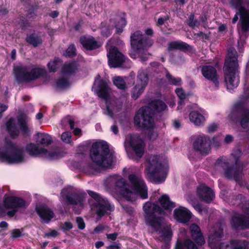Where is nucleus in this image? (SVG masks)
<instances>
[{"mask_svg": "<svg viewBox=\"0 0 249 249\" xmlns=\"http://www.w3.org/2000/svg\"><path fill=\"white\" fill-rule=\"evenodd\" d=\"M143 209L146 224L160 233L164 242L167 244L171 240L173 232L170 227L162 225L163 218L161 216L165 215L166 212L158 204L150 202L144 204Z\"/></svg>", "mask_w": 249, "mask_h": 249, "instance_id": "obj_1", "label": "nucleus"}, {"mask_svg": "<svg viewBox=\"0 0 249 249\" xmlns=\"http://www.w3.org/2000/svg\"><path fill=\"white\" fill-rule=\"evenodd\" d=\"M238 55L234 48H230L225 59L223 71L225 82L228 89H233L238 86L240 82L238 74L239 65Z\"/></svg>", "mask_w": 249, "mask_h": 249, "instance_id": "obj_2", "label": "nucleus"}, {"mask_svg": "<svg viewBox=\"0 0 249 249\" xmlns=\"http://www.w3.org/2000/svg\"><path fill=\"white\" fill-rule=\"evenodd\" d=\"M153 43V40L140 31L131 34L130 44L132 50L129 51L130 57L133 59L138 57L142 62L146 61L149 57L147 50Z\"/></svg>", "mask_w": 249, "mask_h": 249, "instance_id": "obj_3", "label": "nucleus"}, {"mask_svg": "<svg viewBox=\"0 0 249 249\" xmlns=\"http://www.w3.org/2000/svg\"><path fill=\"white\" fill-rule=\"evenodd\" d=\"M89 157L93 162L102 169L108 168L112 165L113 155L106 141L93 142L89 150Z\"/></svg>", "mask_w": 249, "mask_h": 249, "instance_id": "obj_4", "label": "nucleus"}, {"mask_svg": "<svg viewBox=\"0 0 249 249\" xmlns=\"http://www.w3.org/2000/svg\"><path fill=\"white\" fill-rule=\"evenodd\" d=\"M153 113L150 107L144 106L140 108L134 117V124L139 128L148 130L147 137L149 140L154 141L158 137L159 134L154 131L155 123Z\"/></svg>", "mask_w": 249, "mask_h": 249, "instance_id": "obj_5", "label": "nucleus"}, {"mask_svg": "<svg viewBox=\"0 0 249 249\" xmlns=\"http://www.w3.org/2000/svg\"><path fill=\"white\" fill-rule=\"evenodd\" d=\"M30 67L28 66L17 65L14 67L13 72L16 82L18 84L28 83L35 81L46 75L45 69L40 67L32 68L28 71Z\"/></svg>", "mask_w": 249, "mask_h": 249, "instance_id": "obj_6", "label": "nucleus"}, {"mask_svg": "<svg viewBox=\"0 0 249 249\" xmlns=\"http://www.w3.org/2000/svg\"><path fill=\"white\" fill-rule=\"evenodd\" d=\"M148 165L146 169L149 178L156 183L164 181L167 176V169L160 161L158 155H152L147 160Z\"/></svg>", "mask_w": 249, "mask_h": 249, "instance_id": "obj_7", "label": "nucleus"}, {"mask_svg": "<svg viewBox=\"0 0 249 249\" xmlns=\"http://www.w3.org/2000/svg\"><path fill=\"white\" fill-rule=\"evenodd\" d=\"M0 160L9 164L18 163L24 160L23 150L11 142L6 143V149L0 152Z\"/></svg>", "mask_w": 249, "mask_h": 249, "instance_id": "obj_8", "label": "nucleus"}, {"mask_svg": "<svg viewBox=\"0 0 249 249\" xmlns=\"http://www.w3.org/2000/svg\"><path fill=\"white\" fill-rule=\"evenodd\" d=\"M229 118L233 123H238L242 128H247L249 125V109L241 102H237L233 106Z\"/></svg>", "mask_w": 249, "mask_h": 249, "instance_id": "obj_9", "label": "nucleus"}, {"mask_svg": "<svg viewBox=\"0 0 249 249\" xmlns=\"http://www.w3.org/2000/svg\"><path fill=\"white\" fill-rule=\"evenodd\" d=\"M130 190L133 195H137L142 199L148 198V188L142 178L135 174L128 175Z\"/></svg>", "mask_w": 249, "mask_h": 249, "instance_id": "obj_10", "label": "nucleus"}, {"mask_svg": "<svg viewBox=\"0 0 249 249\" xmlns=\"http://www.w3.org/2000/svg\"><path fill=\"white\" fill-rule=\"evenodd\" d=\"M193 140V147L196 152L202 156L210 154L211 141L209 137L202 134L195 136Z\"/></svg>", "mask_w": 249, "mask_h": 249, "instance_id": "obj_11", "label": "nucleus"}, {"mask_svg": "<svg viewBox=\"0 0 249 249\" xmlns=\"http://www.w3.org/2000/svg\"><path fill=\"white\" fill-rule=\"evenodd\" d=\"M149 80V76L146 70L139 71L136 84L131 91V97L134 100L137 99L144 91Z\"/></svg>", "mask_w": 249, "mask_h": 249, "instance_id": "obj_12", "label": "nucleus"}, {"mask_svg": "<svg viewBox=\"0 0 249 249\" xmlns=\"http://www.w3.org/2000/svg\"><path fill=\"white\" fill-rule=\"evenodd\" d=\"M244 166L238 159H236L235 163L229 165L225 171L224 177L229 179H233L239 182L242 178Z\"/></svg>", "mask_w": 249, "mask_h": 249, "instance_id": "obj_13", "label": "nucleus"}, {"mask_svg": "<svg viewBox=\"0 0 249 249\" xmlns=\"http://www.w3.org/2000/svg\"><path fill=\"white\" fill-rule=\"evenodd\" d=\"M108 64L112 68L122 67L125 61V56L115 47H111L107 53Z\"/></svg>", "mask_w": 249, "mask_h": 249, "instance_id": "obj_14", "label": "nucleus"}, {"mask_svg": "<svg viewBox=\"0 0 249 249\" xmlns=\"http://www.w3.org/2000/svg\"><path fill=\"white\" fill-rule=\"evenodd\" d=\"M227 201L231 205L240 206L244 213L249 215V200H247L243 195L237 193L230 194L227 197Z\"/></svg>", "mask_w": 249, "mask_h": 249, "instance_id": "obj_15", "label": "nucleus"}, {"mask_svg": "<svg viewBox=\"0 0 249 249\" xmlns=\"http://www.w3.org/2000/svg\"><path fill=\"white\" fill-rule=\"evenodd\" d=\"M91 209L94 210L97 215L101 218L108 212H111L114 210V206L111 205L108 200L104 197L98 202H94L91 204Z\"/></svg>", "mask_w": 249, "mask_h": 249, "instance_id": "obj_16", "label": "nucleus"}, {"mask_svg": "<svg viewBox=\"0 0 249 249\" xmlns=\"http://www.w3.org/2000/svg\"><path fill=\"white\" fill-rule=\"evenodd\" d=\"M128 143L136 156L142 158L144 153L145 143L141 136L139 135L130 136Z\"/></svg>", "mask_w": 249, "mask_h": 249, "instance_id": "obj_17", "label": "nucleus"}, {"mask_svg": "<svg viewBox=\"0 0 249 249\" xmlns=\"http://www.w3.org/2000/svg\"><path fill=\"white\" fill-rule=\"evenodd\" d=\"M230 222L232 229L235 231L249 229V219L242 214L236 213L233 215Z\"/></svg>", "mask_w": 249, "mask_h": 249, "instance_id": "obj_18", "label": "nucleus"}, {"mask_svg": "<svg viewBox=\"0 0 249 249\" xmlns=\"http://www.w3.org/2000/svg\"><path fill=\"white\" fill-rule=\"evenodd\" d=\"M92 90L94 91L97 96L103 99L107 100L109 98V87L105 79H100L98 84L93 85Z\"/></svg>", "mask_w": 249, "mask_h": 249, "instance_id": "obj_19", "label": "nucleus"}, {"mask_svg": "<svg viewBox=\"0 0 249 249\" xmlns=\"http://www.w3.org/2000/svg\"><path fill=\"white\" fill-rule=\"evenodd\" d=\"M202 75L207 79L213 83L217 88L219 86L218 76L216 69L212 66L204 65L202 67Z\"/></svg>", "mask_w": 249, "mask_h": 249, "instance_id": "obj_20", "label": "nucleus"}, {"mask_svg": "<svg viewBox=\"0 0 249 249\" xmlns=\"http://www.w3.org/2000/svg\"><path fill=\"white\" fill-rule=\"evenodd\" d=\"M116 189L120 191L122 196L129 201H133V194L129 188L128 184L125 181L123 178L117 179L115 184Z\"/></svg>", "mask_w": 249, "mask_h": 249, "instance_id": "obj_21", "label": "nucleus"}, {"mask_svg": "<svg viewBox=\"0 0 249 249\" xmlns=\"http://www.w3.org/2000/svg\"><path fill=\"white\" fill-rule=\"evenodd\" d=\"M229 3L231 7L239 10L241 20L243 23L249 22V9L243 6L244 0H230Z\"/></svg>", "mask_w": 249, "mask_h": 249, "instance_id": "obj_22", "label": "nucleus"}, {"mask_svg": "<svg viewBox=\"0 0 249 249\" xmlns=\"http://www.w3.org/2000/svg\"><path fill=\"white\" fill-rule=\"evenodd\" d=\"M36 211L38 215L42 219V222L46 224L49 223L54 216L53 211L45 205L36 206Z\"/></svg>", "mask_w": 249, "mask_h": 249, "instance_id": "obj_23", "label": "nucleus"}, {"mask_svg": "<svg viewBox=\"0 0 249 249\" xmlns=\"http://www.w3.org/2000/svg\"><path fill=\"white\" fill-rule=\"evenodd\" d=\"M3 205L7 209L21 208L25 205V200L21 198L16 196H9L5 197L3 200Z\"/></svg>", "mask_w": 249, "mask_h": 249, "instance_id": "obj_24", "label": "nucleus"}, {"mask_svg": "<svg viewBox=\"0 0 249 249\" xmlns=\"http://www.w3.org/2000/svg\"><path fill=\"white\" fill-rule=\"evenodd\" d=\"M197 193L199 199L206 203H211L215 197L213 190L205 185L201 186L198 188Z\"/></svg>", "mask_w": 249, "mask_h": 249, "instance_id": "obj_25", "label": "nucleus"}, {"mask_svg": "<svg viewBox=\"0 0 249 249\" xmlns=\"http://www.w3.org/2000/svg\"><path fill=\"white\" fill-rule=\"evenodd\" d=\"M79 42L86 51L95 50L101 46V44L93 36H82L79 38Z\"/></svg>", "mask_w": 249, "mask_h": 249, "instance_id": "obj_26", "label": "nucleus"}, {"mask_svg": "<svg viewBox=\"0 0 249 249\" xmlns=\"http://www.w3.org/2000/svg\"><path fill=\"white\" fill-rule=\"evenodd\" d=\"M190 231L192 239L199 246L205 243V240L200 227L196 223L192 224L190 226Z\"/></svg>", "mask_w": 249, "mask_h": 249, "instance_id": "obj_27", "label": "nucleus"}, {"mask_svg": "<svg viewBox=\"0 0 249 249\" xmlns=\"http://www.w3.org/2000/svg\"><path fill=\"white\" fill-rule=\"evenodd\" d=\"M175 219L179 223H186L192 218V213L186 208H176L174 211Z\"/></svg>", "mask_w": 249, "mask_h": 249, "instance_id": "obj_28", "label": "nucleus"}, {"mask_svg": "<svg viewBox=\"0 0 249 249\" xmlns=\"http://www.w3.org/2000/svg\"><path fill=\"white\" fill-rule=\"evenodd\" d=\"M238 12L234 15L233 18L232 19V23L235 24L238 20V16L240 17L239 22L237 26L238 31L239 34L245 36L247 37L249 35V21L248 23H243L241 20V14L240 13L239 10H237Z\"/></svg>", "mask_w": 249, "mask_h": 249, "instance_id": "obj_29", "label": "nucleus"}, {"mask_svg": "<svg viewBox=\"0 0 249 249\" xmlns=\"http://www.w3.org/2000/svg\"><path fill=\"white\" fill-rule=\"evenodd\" d=\"M25 150L29 155L33 157L46 155L48 153L47 149L44 148H39L37 145L32 142L26 145Z\"/></svg>", "mask_w": 249, "mask_h": 249, "instance_id": "obj_30", "label": "nucleus"}, {"mask_svg": "<svg viewBox=\"0 0 249 249\" xmlns=\"http://www.w3.org/2000/svg\"><path fill=\"white\" fill-rule=\"evenodd\" d=\"M6 129L12 139H16L19 135V130L15 119L11 117L5 124Z\"/></svg>", "mask_w": 249, "mask_h": 249, "instance_id": "obj_31", "label": "nucleus"}, {"mask_svg": "<svg viewBox=\"0 0 249 249\" xmlns=\"http://www.w3.org/2000/svg\"><path fill=\"white\" fill-rule=\"evenodd\" d=\"M168 51L169 52L175 50H179L183 52L190 51L192 49V47L182 41H174L170 42L168 44Z\"/></svg>", "mask_w": 249, "mask_h": 249, "instance_id": "obj_32", "label": "nucleus"}, {"mask_svg": "<svg viewBox=\"0 0 249 249\" xmlns=\"http://www.w3.org/2000/svg\"><path fill=\"white\" fill-rule=\"evenodd\" d=\"M158 201L160 205V207L164 211V210L170 212L176 207L175 203L170 200L169 196L164 194L162 195L158 199Z\"/></svg>", "mask_w": 249, "mask_h": 249, "instance_id": "obj_33", "label": "nucleus"}, {"mask_svg": "<svg viewBox=\"0 0 249 249\" xmlns=\"http://www.w3.org/2000/svg\"><path fill=\"white\" fill-rule=\"evenodd\" d=\"M126 24V14L124 13H121L117 15L114 22L116 33L120 35L123 32Z\"/></svg>", "mask_w": 249, "mask_h": 249, "instance_id": "obj_34", "label": "nucleus"}, {"mask_svg": "<svg viewBox=\"0 0 249 249\" xmlns=\"http://www.w3.org/2000/svg\"><path fill=\"white\" fill-rule=\"evenodd\" d=\"M25 41L35 48L41 45L43 42L41 36L37 34L35 30L32 33L27 35Z\"/></svg>", "mask_w": 249, "mask_h": 249, "instance_id": "obj_35", "label": "nucleus"}, {"mask_svg": "<svg viewBox=\"0 0 249 249\" xmlns=\"http://www.w3.org/2000/svg\"><path fill=\"white\" fill-rule=\"evenodd\" d=\"M63 199L68 205H74L82 204L84 201V196L80 194H72L63 196Z\"/></svg>", "mask_w": 249, "mask_h": 249, "instance_id": "obj_36", "label": "nucleus"}, {"mask_svg": "<svg viewBox=\"0 0 249 249\" xmlns=\"http://www.w3.org/2000/svg\"><path fill=\"white\" fill-rule=\"evenodd\" d=\"M18 124L23 135H29L30 130L27 124V116L22 113L17 118Z\"/></svg>", "mask_w": 249, "mask_h": 249, "instance_id": "obj_37", "label": "nucleus"}, {"mask_svg": "<svg viewBox=\"0 0 249 249\" xmlns=\"http://www.w3.org/2000/svg\"><path fill=\"white\" fill-rule=\"evenodd\" d=\"M78 70V65L75 61H72L65 63L62 67L61 71L65 75L74 74Z\"/></svg>", "mask_w": 249, "mask_h": 249, "instance_id": "obj_38", "label": "nucleus"}, {"mask_svg": "<svg viewBox=\"0 0 249 249\" xmlns=\"http://www.w3.org/2000/svg\"><path fill=\"white\" fill-rule=\"evenodd\" d=\"M190 121L195 125L200 126L203 125L205 119L204 116L197 111L193 110L189 114Z\"/></svg>", "mask_w": 249, "mask_h": 249, "instance_id": "obj_39", "label": "nucleus"}, {"mask_svg": "<svg viewBox=\"0 0 249 249\" xmlns=\"http://www.w3.org/2000/svg\"><path fill=\"white\" fill-rule=\"evenodd\" d=\"M175 249H198V247L192 240L187 239L183 242L178 240Z\"/></svg>", "mask_w": 249, "mask_h": 249, "instance_id": "obj_40", "label": "nucleus"}, {"mask_svg": "<svg viewBox=\"0 0 249 249\" xmlns=\"http://www.w3.org/2000/svg\"><path fill=\"white\" fill-rule=\"evenodd\" d=\"M249 242L245 240L231 239L229 242L231 249H248Z\"/></svg>", "mask_w": 249, "mask_h": 249, "instance_id": "obj_41", "label": "nucleus"}, {"mask_svg": "<svg viewBox=\"0 0 249 249\" xmlns=\"http://www.w3.org/2000/svg\"><path fill=\"white\" fill-rule=\"evenodd\" d=\"M37 144L45 146H48L53 143V140L51 135L45 133H37Z\"/></svg>", "mask_w": 249, "mask_h": 249, "instance_id": "obj_42", "label": "nucleus"}, {"mask_svg": "<svg viewBox=\"0 0 249 249\" xmlns=\"http://www.w3.org/2000/svg\"><path fill=\"white\" fill-rule=\"evenodd\" d=\"M150 105L154 111L158 112H160L167 108V106L165 103L159 99H156L152 101Z\"/></svg>", "mask_w": 249, "mask_h": 249, "instance_id": "obj_43", "label": "nucleus"}, {"mask_svg": "<svg viewBox=\"0 0 249 249\" xmlns=\"http://www.w3.org/2000/svg\"><path fill=\"white\" fill-rule=\"evenodd\" d=\"M71 85L69 80L65 77L57 79L55 82V87L59 89H65L68 88Z\"/></svg>", "mask_w": 249, "mask_h": 249, "instance_id": "obj_44", "label": "nucleus"}, {"mask_svg": "<svg viewBox=\"0 0 249 249\" xmlns=\"http://www.w3.org/2000/svg\"><path fill=\"white\" fill-rule=\"evenodd\" d=\"M62 62V60L59 57H54L53 61L49 62L47 66L50 72H55L57 71L59 67L60 64Z\"/></svg>", "mask_w": 249, "mask_h": 249, "instance_id": "obj_45", "label": "nucleus"}, {"mask_svg": "<svg viewBox=\"0 0 249 249\" xmlns=\"http://www.w3.org/2000/svg\"><path fill=\"white\" fill-rule=\"evenodd\" d=\"M215 165L220 167L223 169L224 173L225 172L226 168H228L230 165V163L228 161V159L225 156L220 157L216 161Z\"/></svg>", "mask_w": 249, "mask_h": 249, "instance_id": "obj_46", "label": "nucleus"}, {"mask_svg": "<svg viewBox=\"0 0 249 249\" xmlns=\"http://www.w3.org/2000/svg\"><path fill=\"white\" fill-rule=\"evenodd\" d=\"M63 56L67 58H72L77 55L76 49L73 44L70 45L63 53Z\"/></svg>", "mask_w": 249, "mask_h": 249, "instance_id": "obj_47", "label": "nucleus"}, {"mask_svg": "<svg viewBox=\"0 0 249 249\" xmlns=\"http://www.w3.org/2000/svg\"><path fill=\"white\" fill-rule=\"evenodd\" d=\"M166 77L170 84L175 86H180L182 84V80L180 77H174L170 73L167 72Z\"/></svg>", "mask_w": 249, "mask_h": 249, "instance_id": "obj_48", "label": "nucleus"}, {"mask_svg": "<svg viewBox=\"0 0 249 249\" xmlns=\"http://www.w3.org/2000/svg\"><path fill=\"white\" fill-rule=\"evenodd\" d=\"M113 84L119 89H125L126 88L125 81L120 76L115 77L113 80Z\"/></svg>", "mask_w": 249, "mask_h": 249, "instance_id": "obj_49", "label": "nucleus"}, {"mask_svg": "<svg viewBox=\"0 0 249 249\" xmlns=\"http://www.w3.org/2000/svg\"><path fill=\"white\" fill-rule=\"evenodd\" d=\"M187 23L190 27L192 28L198 27L200 24L198 20L197 19H195V14L193 13H191L190 15L187 20Z\"/></svg>", "mask_w": 249, "mask_h": 249, "instance_id": "obj_50", "label": "nucleus"}, {"mask_svg": "<svg viewBox=\"0 0 249 249\" xmlns=\"http://www.w3.org/2000/svg\"><path fill=\"white\" fill-rule=\"evenodd\" d=\"M23 230V228L21 229V230L19 229H13L11 232V237L12 239H16L23 237L24 236V234L22 232Z\"/></svg>", "mask_w": 249, "mask_h": 249, "instance_id": "obj_51", "label": "nucleus"}, {"mask_svg": "<svg viewBox=\"0 0 249 249\" xmlns=\"http://www.w3.org/2000/svg\"><path fill=\"white\" fill-rule=\"evenodd\" d=\"M18 24L22 30H25L28 27L30 26V23L29 21L23 17H20Z\"/></svg>", "mask_w": 249, "mask_h": 249, "instance_id": "obj_52", "label": "nucleus"}, {"mask_svg": "<svg viewBox=\"0 0 249 249\" xmlns=\"http://www.w3.org/2000/svg\"><path fill=\"white\" fill-rule=\"evenodd\" d=\"M175 92L180 99V101L178 102V105H181L183 103L184 100L186 97V94L182 88H177L176 89Z\"/></svg>", "mask_w": 249, "mask_h": 249, "instance_id": "obj_53", "label": "nucleus"}, {"mask_svg": "<svg viewBox=\"0 0 249 249\" xmlns=\"http://www.w3.org/2000/svg\"><path fill=\"white\" fill-rule=\"evenodd\" d=\"M213 236L215 239H220L224 236L223 228L221 225L214 229Z\"/></svg>", "mask_w": 249, "mask_h": 249, "instance_id": "obj_54", "label": "nucleus"}, {"mask_svg": "<svg viewBox=\"0 0 249 249\" xmlns=\"http://www.w3.org/2000/svg\"><path fill=\"white\" fill-rule=\"evenodd\" d=\"M61 140L66 143H71V133L69 131L63 132L61 135Z\"/></svg>", "mask_w": 249, "mask_h": 249, "instance_id": "obj_55", "label": "nucleus"}, {"mask_svg": "<svg viewBox=\"0 0 249 249\" xmlns=\"http://www.w3.org/2000/svg\"><path fill=\"white\" fill-rule=\"evenodd\" d=\"M88 193L89 196L95 200V202H98L104 198L99 194L92 191L89 190L88 191Z\"/></svg>", "mask_w": 249, "mask_h": 249, "instance_id": "obj_56", "label": "nucleus"}, {"mask_svg": "<svg viewBox=\"0 0 249 249\" xmlns=\"http://www.w3.org/2000/svg\"><path fill=\"white\" fill-rule=\"evenodd\" d=\"M122 207L125 212L130 216H133L134 210L133 208L128 205L124 204L122 205Z\"/></svg>", "mask_w": 249, "mask_h": 249, "instance_id": "obj_57", "label": "nucleus"}, {"mask_svg": "<svg viewBox=\"0 0 249 249\" xmlns=\"http://www.w3.org/2000/svg\"><path fill=\"white\" fill-rule=\"evenodd\" d=\"M76 222L79 230H83L85 228V223L82 217L80 216L77 217Z\"/></svg>", "mask_w": 249, "mask_h": 249, "instance_id": "obj_58", "label": "nucleus"}, {"mask_svg": "<svg viewBox=\"0 0 249 249\" xmlns=\"http://www.w3.org/2000/svg\"><path fill=\"white\" fill-rule=\"evenodd\" d=\"M73 228V225L71 222H64L63 226L61 227V230L63 232H66L67 231H70Z\"/></svg>", "mask_w": 249, "mask_h": 249, "instance_id": "obj_59", "label": "nucleus"}, {"mask_svg": "<svg viewBox=\"0 0 249 249\" xmlns=\"http://www.w3.org/2000/svg\"><path fill=\"white\" fill-rule=\"evenodd\" d=\"M47 154L51 160L57 159L60 157V153L57 151L48 152Z\"/></svg>", "mask_w": 249, "mask_h": 249, "instance_id": "obj_60", "label": "nucleus"}, {"mask_svg": "<svg viewBox=\"0 0 249 249\" xmlns=\"http://www.w3.org/2000/svg\"><path fill=\"white\" fill-rule=\"evenodd\" d=\"M170 18L169 16H167L163 17H160L156 23L157 26H162L164 24V22L168 20Z\"/></svg>", "mask_w": 249, "mask_h": 249, "instance_id": "obj_61", "label": "nucleus"}, {"mask_svg": "<svg viewBox=\"0 0 249 249\" xmlns=\"http://www.w3.org/2000/svg\"><path fill=\"white\" fill-rule=\"evenodd\" d=\"M35 10L36 8L33 6H31L27 10V17L29 18H31L35 16Z\"/></svg>", "mask_w": 249, "mask_h": 249, "instance_id": "obj_62", "label": "nucleus"}, {"mask_svg": "<svg viewBox=\"0 0 249 249\" xmlns=\"http://www.w3.org/2000/svg\"><path fill=\"white\" fill-rule=\"evenodd\" d=\"M217 124H213L208 127L207 132L210 133H213L217 130Z\"/></svg>", "mask_w": 249, "mask_h": 249, "instance_id": "obj_63", "label": "nucleus"}, {"mask_svg": "<svg viewBox=\"0 0 249 249\" xmlns=\"http://www.w3.org/2000/svg\"><path fill=\"white\" fill-rule=\"evenodd\" d=\"M105 229V227L102 224H99L94 229V231L96 233H100Z\"/></svg>", "mask_w": 249, "mask_h": 249, "instance_id": "obj_64", "label": "nucleus"}]
</instances>
